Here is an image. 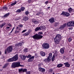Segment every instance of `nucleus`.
<instances>
[{
  "mask_svg": "<svg viewBox=\"0 0 74 74\" xmlns=\"http://www.w3.org/2000/svg\"><path fill=\"white\" fill-rule=\"evenodd\" d=\"M43 33L41 32H39L38 33V34H36L32 36L33 38L34 39H36V40H39V39H41L43 36L41 35L40 34H42Z\"/></svg>",
  "mask_w": 74,
  "mask_h": 74,
  "instance_id": "obj_1",
  "label": "nucleus"
},
{
  "mask_svg": "<svg viewBox=\"0 0 74 74\" xmlns=\"http://www.w3.org/2000/svg\"><path fill=\"white\" fill-rule=\"evenodd\" d=\"M21 62H13L12 65V68H15L18 67H22L23 66V65H21Z\"/></svg>",
  "mask_w": 74,
  "mask_h": 74,
  "instance_id": "obj_2",
  "label": "nucleus"
},
{
  "mask_svg": "<svg viewBox=\"0 0 74 74\" xmlns=\"http://www.w3.org/2000/svg\"><path fill=\"white\" fill-rule=\"evenodd\" d=\"M42 48L44 49H49V45L47 43H45L42 45Z\"/></svg>",
  "mask_w": 74,
  "mask_h": 74,
  "instance_id": "obj_3",
  "label": "nucleus"
},
{
  "mask_svg": "<svg viewBox=\"0 0 74 74\" xmlns=\"http://www.w3.org/2000/svg\"><path fill=\"white\" fill-rule=\"evenodd\" d=\"M18 59V55L16 54L13 57L10 59V62H14V61H16Z\"/></svg>",
  "mask_w": 74,
  "mask_h": 74,
  "instance_id": "obj_4",
  "label": "nucleus"
},
{
  "mask_svg": "<svg viewBox=\"0 0 74 74\" xmlns=\"http://www.w3.org/2000/svg\"><path fill=\"white\" fill-rule=\"evenodd\" d=\"M49 56H48L47 57V60L48 62H50L51 60V58L52 57V53H49Z\"/></svg>",
  "mask_w": 74,
  "mask_h": 74,
  "instance_id": "obj_5",
  "label": "nucleus"
},
{
  "mask_svg": "<svg viewBox=\"0 0 74 74\" xmlns=\"http://www.w3.org/2000/svg\"><path fill=\"white\" fill-rule=\"evenodd\" d=\"M61 15H64V16H70L69 13L67 12H62V13L61 14Z\"/></svg>",
  "mask_w": 74,
  "mask_h": 74,
  "instance_id": "obj_6",
  "label": "nucleus"
},
{
  "mask_svg": "<svg viewBox=\"0 0 74 74\" xmlns=\"http://www.w3.org/2000/svg\"><path fill=\"white\" fill-rule=\"evenodd\" d=\"M60 38H61V35L60 34H58L56 35L54 39L57 40H60Z\"/></svg>",
  "mask_w": 74,
  "mask_h": 74,
  "instance_id": "obj_7",
  "label": "nucleus"
},
{
  "mask_svg": "<svg viewBox=\"0 0 74 74\" xmlns=\"http://www.w3.org/2000/svg\"><path fill=\"white\" fill-rule=\"evenodd\" d=\"M66 23H65L63 25H61L59 27V29H61V30L63 29L66 26Z\"/></svg>",
  "mask_w": 74,
  "mask_h": 74,
  "instance_id": "obj_8",
  "label": "nucleus"
},
{
  "mask_svg": "<svg viewBox=\"0 0 74 74\" xmlns=\"http://www.w3.org/2000/svg\"><path fill=\"white\" fill-rule=\"evenodd\" d=\"M38 70L40 71V72H43L44 73L45 71V69L43 68H42L41 67H40L38 68Z\"/></svg>",
  "mask_w": 74,
  "mask_h": 74,
  "instance_id": "obj_9",
  "label": "nucleus"
},
{
  "mask_svg": "<svg viewBox=\"0 0 74 74\" xmlns=\"http://www.w3.org/2000/svg\"><path fill=\"white\" fill-rule=\"evenodd\" d=\"M34 56H32L28 60V62H30L33 61L34 60Z\"/></svg>",
  "mask_w": 74,
  "mask_h": 74,
  "instance_id": "obj_10",
  "label": "nucleus"
},
{
  "mask_svg": "<svg viewBox=\"0 0 74 74\" xmlns=\"http://www.w3.org/2000/svg\"><path fill=\"white\" fill-rule=\"evenodd\" d=\"M32 22L34 23V24H37L39 23L38 21H37L36 19H33L32 20Z\"/></svg>",
  "mask_w": 74,
  "mask_h": 74,
  "instance_id": "obj_11",
  "label": "nucleus"
},
{
  "mask_svg": "<svg viewBox=\"0 0 74 74\" xmlns=\"http://www.w3.org/2000/svg\"><path fill=\"white\" fill-rule=\"evenodd\" d=\"M54 21L55 20H54V18H51L49 20V21L51 23H53Z\"/></svg>",
  "mask_w": 74,
  "mask_h": 74,
  "instance_id": "obj_12",
  "label": "nucleus"
},
{
  "mask_svg": "<svg viewBox=\"0 0 74 74\" xmlns=\"http://www.w3.org/2000/svg\"><path fill=\"white\" fill-rule=\"evenodd\" d=\"M7 51L8 53H10V46L7 48L6 50H5V54H6L7 53Z\"/></svg>",
  "mask_w": 74,
  "mask_h": 74,
  "instance_id": "obj_13",
  "label": "nucleus"
},
{
  "mask_svg": "<svg viewBox=\"0 0 74 74\" xmlns=\"http://www.w3.org/2000/svg\"><path fill=\"white\" fill-rule=\"evenodd\" d=\"M64 64L65 65V67H70V64L68 62L64 63Z\"/></svg>",
  "mask_w": 74,
  "mask_h": 74,
  "instance_id": "obj_14",
  "label": "nucleus"
},
{
  "mask_svg": "<svg viewBox=\"0 0 74 74\" xmlns=\"http://www.w3.org/2000/svg\"><path fill=\"white\" fill-rule=\"evenodd\" d=\"M64 48H62L60 50V53L62 54L64 53Z\"/></svg>",
  "mask_w": 74,
  "mask_h": 74,
  "instance_id": "obj_15",
  "label": "nucleus"
},
{
  "mask_svg": "<svg viewBox=\"0 0 74 74\" xmlns=\"http://www.w3.org/2000/svg\"><path fill=\"white\" fill-rule=\"evenodd\" d=\"M40 54L42 56H45V53L43 51H41L40 52Z\"/></svg>",
  "mask_w": 74,
  "mask_h": 74,
  "instance_id": "obj_16",
  "label": "nucleus"
},
{
  "mask_svg": "<svg viewBox=\"0 0 74 74\" xmlns=\"http://www.w3.org/2000/svg\"><path fill=\"white\" fill-rule=\"evenodd\" d=\"M60 40H57L56 39H54V41L55 42V43L57 44H59V42H60Z\"/></svg>",
  "mask_w": 74,
  "mask_h": 74,
  "instance_id": "obj_17",
  "label": "nucleus"
},
{
  "mask_svg": "<svg viewBox=\"0 0 74 74\" xmlns=\"http://www.w3.org/2000/svg\"><path fill=\"white\" fill-rule=\"evenodd\" d=\"M39 28H40V30H42V29H45V27L44 26L42 25L39 27Z\"/></svg>",
  "mask_w": 74,
  "mask_h": 74,
  "instance_id": "obj_18",
  "label": "nucleus"
},
{
  "mask_svg": "<svg viewBox=\"0 0 74 74\" xmlns=\"http://www.w3.org/2000/svg\"><path fill=\"white\" fill-rule=\"evenodd\" d=\"M21 58L23 60H25V59H26V57L25 55H22L21 56Z\"/></svg>",
  "mask_w": 74,
  "mask_h": 74,
  "instance_id": "obj_19",
  "label": "nucleus"
},
{
  "mask_svg": "<svg viewBox=\"0 0 74 74\" xmlns=\"http://www.w3.org/2000/svg\"><path fill=\"white\" fill-rule=\"evenodd\" d=\"M12 50H13V47L10 46V53L11 52H12Z\"/></svg>",
  "mask_w": 74,
  "mask_h": 74,
  "instance_id": "obj_20",
  "label": "nucleus"
},
{
  "mask_svg": "<svg viewBox=\"0 0 74 74\" xmlns=\"http://www.w3.org/2000/svg\"><path fill=\"white\" fill-rule=\"evenodd\" d=\"M9 64L8 63H6L2 67V68L4 69V68H6V67Z\"/></svg>",
  "mask_w": 74,
  "mask_h": 74,
  "instance_id": "obj_21",
  "label": "nucleus"
},
{
  "mask_svg": "<svg viewBox=\"0 0 74 74\" xmlns=\"http://www.w3.org/2000/svg\"><path fill=\"white\" fill-rule=\"evenodd\" d=\"M67 26L69 27H71V26H72L71 21L67 23Z\"/></svg>",
  "mask_w": 74,
  "mask_h": 74,
  "instance_id": "obj_22",
  "label": "nucleus"
},
{
  "mask_svg": "<svg viewBox=\"0 0 74 74\" xmlns=\"http://www.w3.org/2000/svg\"><path fill=\"white\" fill-rule=\"evenodd\" d=\"M29 19V18L27 17V16H25V17H24V18H23V20L25 21H27L28 19Z\"/></svg>",
  "mask_w": 74,
  "mask_h": 74,
  "instance_id": "obj_23",
  "label": "nucleus"
},
{
  "mask_svg": "<svg viewBox=\"0 0 74 74\" xmlns=\"http://www.w3.org/2000/svg\"><path fill=\"white\" fill-rule=\"evenodd\" d=\"M5 24H6L5 23H2L1 25L0 26V27L2 28V27L4 26L5 25Z\"/></svg>",
  "mask_w": 74,
  "mask_h": 74,
  "instance_id": "obj_24",
  "label": "nucleus"
},
{
  "mask_svg": "<svg viewBox=\"0 0 74 74\" xmlns=\"http://www.w3.org/2000/svg\"><path fill=\"white\" fill-rule=\"evenodd\" d=\"M40 30V27H37L35 29V31L36 32L38 31V30Z\"/></svg>",
  "mask_w": 74,
  "mask_h": 74,
  "instance_id": "obj_25",
  "label": "nucleus"
},
{
  "mask_svg": "<svg viewBox=\"0 0 74 74\" xmlns=\"http://www.w3.org/2000/svg\"><path fill=\"white\" fill-rule=\"evenodd\" d=\"M18 1H15L14 3H12L11 4V5H15V4H16V3H18Z\"/></svg>",
  "mask_w": 74,
  "mask_h": 74,
  "instance_id": "obj_26",
  "label": "nucleus"
},
{
  "mask_svg": "<svg viewBox=\"0 0 74 74\" xmlns=\"http://www.w3.org/2000/svg\"><path fill=\"white\" fill-rule=\"evenodd\" d=\"M29 32H28L24 34V36H28L29 34Z\"/></svg>",
  "mask_w": 74,
  "mask_h": 74,
  "instance_id": "obj_27",
  "label": "nucleus"
},
{
  "mask_svg": "<svg viewBox=\"0 0 74 74\" xmlns=\"http://www.w3.org/2000/svg\"><path fill=\"white\" fill-rule=\"evenodd\" d=\"M71 26H74V21H71Z\"/></svg>",
  "mask_w": 74,
  "mask_h": 74,
  "instance_id": "obj_28",
  "label": "nucleus"
},
{
  "mask_svg": "<svg viewBox=\"0 0 74 74\" xmlns=\"http://www.w3.org/2000/svg\"><path fill=\"white\" fill-rule=\"evenodd\" d=\"M9 15H10V13H7L5 15H4L3 17H4V18H5L6 17H7V16H8Z\"/></svg>",
  "mask_w": 74,
  "mask_h": 74,
  "instance_id": "obj_29",
  "label": "nucleus"
},
{
  "mask_svg": "<svg viewBox=\"0 0 74 74\" xmlns=\"http://www.w3.org/2000/svg\"><path fill=\"white\" fill-rule=\"evenodd\" d=\"M71 11H72V8H69L68 9V11L70 13H71Z\"/></svg>",
  "mask_w": 74,
  "mask_h": 74,
  "instance_id": "obj_30",
  "label": "nucleus"
},
{
  "mask_svg": "<svg viewBox=\"0 0 74 74\" xmlns=\"http://www.w3.org/2000/svg\"><path fill=\"white\" fill-rule=\"evenodd\" d=\"M26 57H27V58H31V57H32V55L30 54L28 55V56H26Z\"/></svg>",
  "mask_w": 74,
  "mask_h": 74,
  "instance_id": "obj_31",
  "label": "nucleus"
},
{
  "mask_svg": "<svg viewBox=\"0 0 74 74\" xmlns=\"http://www.w3.org/2000/svg\"><path fill=\"white\" fill-rule=\"evenodd\" d=\"M62 67V65L61 64H59L57 65L58 67Z\"/></svg>",
  "mask_w": 74,
  "mask_h": 74,
  "instance_id": "obj_32",
  "label": "nucleus"
},
{
  "mask_svg": "<svg viewBox=\"0 0 74 74\" xmlns=\"http://www.w3.org/2000/svg\"><path fill=\"white\" fill-rule=\"evenodd\" d=\"M71 41H72V38L71 37H70L68 38L69 42H71Z\"/></svg>",
  "mask_w": 74,
  "mask_h": 74,
  "instance_id": "obj_33",
  "label": "nucleus"
},
{
  "mask_svg": "<svg viewBox=\"0 0 74 74\" xmlns=\"http://www.w3.org/2000/svg\"><path fill=\"white\" fill-rule=\"evenodd\" d=\"M23 51L24 52H27V48L24 49Z\"/></svg>",
  "mask_w": 74,
  "mask_h": 74,
  "instance_id": "obj_34",
  "label": "nucleus"
},
{
  "mask_svg": "<svg viewBox=\"0 0 74 74\" xmlns=\"http://www.w3.org/2000/svg\"><path fill=\"white\" fill-rule=\"evenodd\" d=\"M23 71V69H19L18 71L19 73H21V72H22Z\"/></svg>",
  "mask_w": 74,
  "mask_h": 74,
  "instance_id": "obj_35",
  "label": "nucleus"
},
{
  "mask_svg": "<svg viewBox=\"0 0 74 74\" xmlns=\"http://www.w3.org/2000/svg\"><path fill=\"white\" fill-rule=\"evenodd\" d=\"M3 10H7V7L6 6H5L3 7Z\"/></svg>",
  "mask_w": 74,
  "mask_h": 74,
  "instance_id": "obj_36",
  "label": "nucleus"
},
{
  "mask_svg": "<svg viewBox=\"0 0 74 74\" xmlns=\"http://www.w3.org/2000/svg\"><path fill=\"white\" fill-rule=\"evenodd\" d=\"M18 29L19 31H20V30H21V28H20V27L18 26V27H16V29L18 30Z\"/></svg>",
  "mask_w": 74,
  "mask_h": 74,
  "instance_id": "obj_37",
  "label": "nucleus"
},
{
  "mask_svg": "<svg viewBox=\"0 0 74 74\" xmlns=\"http://www.w3.org/2000/svg\"><path fill=\"white\" fill-rule=\"evenodd\" d=\"M25 9V8L23 7H22L21 8V11H24Z\"/></svg>",
  "mask_w": 74,
  "mask_h": 74,
  "instance_id": "obj_38",
  "label": "nucleus"
},
{
  "mask_svg": "<svg viewBox=\"0 0 74 74\" xmlns=\"http://www.w3.org/2000/svg\"><path fill=\"white\" fill-rule=\"evenodd\" d=\"M18 33H19V31H17V30H16L14 32L15 34H17Z\"/></svg>",
  "mask_w": 74,
  "mask_h": 74,
  "instance_id": "obj_39",
  "label": "nucleus"
},
{
  "mask_svg": "<svg viewBox=\"0 0 74 74\" xmlns=\"http://www.w3.org/2000/svg\"><path fill=\"white\" fill-rule=\"evenodd\" d=\"M27 71V69H24L23 70V72L24 73V72H26Z\"/></svg>",
  "mask_w": 74,
  "mask_h": 74,
  "instance_id": "obj_40",
  "label": "nucleus"
},
{
  "mask_svg": "<svg viewBox=\"0 0 74 74\" xmlns=\"http://www.w3.org/2000/svg\"><path fill=\"white\" fill-rule=\"evenodd\" d=\"M16 12H21V10L20 9H18Z\"/></svg>",
  "mask_w": 74,
  "mask_h": 74,
  "instance_id": "obj_41",
  "label": "nucleus"
},
{
  "mask_svg": "<svg viewBox=\"0 0 74 74\" xmlns=\"http://www.w3.org/2000/svg\"><path fill=\"white\" fill-rule=\"evenodd\" d=\"M59 25V23H56L54 24L55 26H58Z\"/></svg>",
  "mask_w": 74,
  "mask_h": 74,
  "instance_id": "obj_42",
  "label": "nucleus"
},
{
  "mask_svg": "<svg viewBox=\"0 0 74 74\" xmlns=\"http://www.w3.org/2000/svg\"><path fill=\"white\" fill-rule=\"evenodd\" d=\"M23 43V42H21V43H18V47H20L21 45H22V44Z\"/></svg>",
  "mask_w": 74,
  "mask_h": 74,
  "instance_id": "obj_43",
  "label": "nucleus"
},
{
  "mask_svg": "<svg viewBox=\"0 0 74 74\" xmlns=\"http://www.w3.org/2000/svg\"><path fill=\"white\" fill-rule=\"evenodd\" d=\"M18 26L20 27H23V25H22V24H20Z\"/></svg>",
  "mask_w": 74,
  "mask_h": 74,
  "instance_id": "obj_44",
  "label": "nucleus"
},
{
  "mask_svg": "<svg viewBox=\"0 0 74 74\" xmlns=\"http://www.w3.org/2000/svg\"><path fill=\"white\" fill-rule=\"evenodd\" d=\"M15 45L16 47H19V43H17L16 44H15Z\"/></svg>",
  "mask_w": 74,
  "mask_h": 74,
  "instance_id": "obj_45",
  "label": "nucleus"
},
{
  "mask_svg": "<svg viewBox=\"0 0 74 74\" xmlns=\"http://www.w3.org/2000/svg\"><path fill=\"white\" fill-rule=\"evenodd\" d=\"M29 13V12H28V11H27L26 12H25V14L26 15H28V14Z\"/></svg>",
  "mask_w": 74,
  "mask_h": 74,
  "instance_id": "obj_46",
  "label": "nucleus"
},
{
  "mask_svg": "<svg viewBox=\"0 0 74 74\" xmlns=\"http://www.w3.org/2000/svg\"><path fill=\"white\" fill-rule=\"evenodd\" d=\"M26 74H30V71L27 72H26Z\"/></svg>",
  "mask_w": 74,
  "mask_h": 74,
  "instance_id": "obj_47",
  "label": "nucleus"
},
{
  "mask_svg": "<svg viewBox=\"0 0 74 74\" xmlns=\"http://www.w3.org/2000/svg\"><path fill=\"white\" fill-rule=\"evenodd\" d=\"M54 55L55 56V57H56V56H58V55L57 53H55Z\"/></svg>",
  "mask_w": 74,
  "mask_h": 74,
  "instance_id": "obj_48",
  "label": "nucleus"
},
{
  "mask_svg": "<svg viewBox=\"0 0 74 74\" xmlns=\"http://www.w3.org/2000/svg\"><path fill=\"white\" fill-rule=\"evenodd\" d=\"M42 65V64H38V67H41Z\"/></svg>",
  "mask_w": 74,
  "mask_h": 74,
  "instance_id": "obj_49",
  "label": "nucleus"
},
{
  "mask_svg": "<svg viewBox=\"0 0 74 74\" xmlns=\"http://www.w3.org/2000/svg\"><path fill=\"white\" fill-rule=\"evenodd\" d=\"M26 31H27V30H26V29H25V30H23V31H22V33H25V32H26Z\"/></svg>",
  "mask_w": 74,
  "mask_h": 74,
  "instance_id": "obj_50",
  "label": "nucleus"
},
{
  "mask_svg": "<svg viewBox=\"0 0 74 74\" xmlns=\"http://www.w3.org/2000/svg\"><path fill=\"white\" fill-rule=\"evenodd\" d=\"M40 14V12H38L36 14V15H39Z\"/></svg>",
  "mask_w": 74,
  "mask_h": 74,
  "instance_id": "obj_51",
  "label": "nucleus"
},
{
  "mask_svg": "<svg viewBox=\"0 0 74 74\" xmlns=\"http://www.w3.org/2000/svg\"><path fill=\"white\" fill-rule=\"evenodd\" d=\"M40 14H42V15H43V14H44V13H43V12H40Z\"/></svg>",
  "mask_w": 74,
  "mask_h": 74,
  "instance_id": "obj_52",
  "label": "nucleus"
},
{
  "mask_svg": "<svg viewBox=\"0 0 74 74\" xmlns=\"http://www.w3.org/2000/svg\"><path fill=\"white\" fill-rule=\"evenodd\" d=\"M49 72L50 73H52V72H53V70H50L49 71Z\"/></svg>",
  "mask_w": 74,
  "mask_h": 74,
  "instance_id": "obj_53",
  "label": "nucleus"
},
{
  "mask_svg": "<svg viewBox=\"0 0 74 74\" xmlns=\"http://www.w3.org/2000/svg\"><path fill=\"white\" fill-rule=\"evenodd\" d=\"M48 1H46L45 3V4H48Z\"/></svg>",
  "mask_w": 74,
  "mask_h": 74,
  "instance_id": "obj_54",
  "label": "nucleus"
},
{
  "mask_svg": "<svg viewBox=\"0 0 74 74\" xmlns=\"http://www.w3.org/2000/svg\"><path fill=\"white\" fill-rule=\"evenodd\" d=\"M54 58H52V62H53V61H54Z\"/></svg>",
  "mask_w": 74,
  "mask_h": 74,
  "instance_id": "obj_55",
  "label": "nucleus"
},
{
  "mask_svg": "<svg viewBox=\"0 0 74 74\" xmlns=\"http://www.w3.org/2000/svg\"><path fill=\"white\" fill-rule=\"evenodd\" d=\"M14 29H15V27H13L12 29V32H13V30H14Z\"/></svg>",
  "mask_w": 74,
  "mask_h": 74,
  "instance_id": "obj_56",
  "label": "nucleus"
},
{
  "mask_svg": "<svg viewBox=\"0 0 74 74\" xmlns=\"http://www.w3.org/2000/svg\"><path fill=\"white\" fill-rule=\"evenodd\" d=\"M29 3H30L31 2H32V1L31 0H29L28 1Z\"/></svg>",
  "mask_w": 74,
  "mask_h": 74,
  "instance_id": "obj_57",
  "label": "nucleus"
},
{
  "mask_svg": "<svg viewBox=\"0 0 74 74\" xmlns=\"http://www.w3.org/2000/svg\"><path fill=\"white\" fill-rule=\"evenodd\" d=\"M51 8L50 7H47V9L48 10H49V8Z\"/></svg>",
  "mask_w": 74,
  "mask_h": 74,
  "instance_id": "obj_58",
  "label": "nucleus"
},
{
  "mask_svg": "<svg viewBox=\"0 0 74 74\" xmlns=\"http://www.w3.org/2000/svg\"><path fill=\"white\" fill-rule=\"evenodd\" d=\"M55 56H53V57H52V58H55Z\"/></svg>",
  "mask_w": 74,
  "mask_h": 74,
  "instance_id": "obj_59",
  "label": "nucleus"
},
{
  "mask_svg": "<svg viewBox=\"0 0 74 74\" xmlns=\"http://www.w3.org/2000/svg\"><path fill=\"white\" fill-rule=\"evenodd\" d=\"M6 28H7V29H7H7H10V27H7Z\"/></svg>",
  "mask_w": 74,
  "mask_h": 74,
  "instance_id": "obj_60",
  "label": "nucleus"
},
{
  "mask_svg": "<svg viewBox=\"0 0 74 74\" xmlns=\"http://www.w3.org/2000/svg\"><path fill=\"white\" fill-rule=\"evenodd\" d=\"M37 54H35V56L36 57H37Z\"/></svg>",
  "mask_w": 74,
  "mask_h": 74,
  "instance_id": "obj_61",
  "label": "nucleus"
},
{
  "mask_svg": "<svg viewBox=\"0 0 74 74\" xmlns=\"http://www.w3.org/2000/svg\"><path fill=\"white\" fill-rule=\"evenodd\" d=\"M69 30H71V27L69 28Z\"/></svg>",
  "mask_w": 74,
  "mask_h": 74,
  "instance_id": "obj_62",
  "label": "nucleus"
},
{
  "mask_svg": "<svg viewBox=\"0 0 74 74\" xmlns=\"http://www.w3.org/2000/svg\"><path fill=\"white\" fill-rule=\"evenodd\" d=\"M72 61H74V59H72Z\"/></svg>",
  "mask_w": 74,
  "mask_h": 74,
  "instance_id": "obj_63",
  "label": "nucleus"
},
{
  "mask_svg": "<svg viewBox=\"0 0 74 74\" xmlns=\"http://www.w3.org/2000/svg\"><path fill=\"white\" fill-rule=\"evenodd\" d=\"M52 74H59V73H58V74H55V73H53Z\"/></svg>",
  "mask_w": 74,
  "mask_h": 74,
  "instance_id": "obj_64",
  "label": "nucleus"
}]
</instances>
